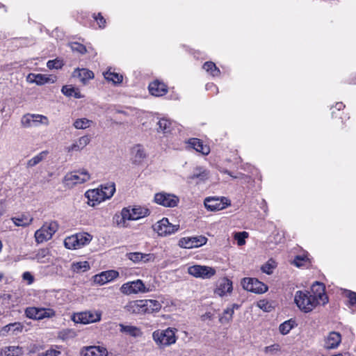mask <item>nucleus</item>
<instances>
[{
    "mask_svg": "<svg viewBox=\"0 0 356 356\" xmlns=\"http://www.w3.org/2000/svg\"><path fill=\"white\" fill-rule=\"evenodd\" d=\"M175 328L168 327L165 330H156L152 333V339L159 348H165L177 341Z\"/></svg>",
    "mask_w": 356,
    "mask_h": 356,
    "instance_id": "nucleus-1",
    "label": "nucleus"
},
{
    "mask_svg": "<svg viewBox=\"0 0 356 356\" xmlns=\"http://www.w3.org/2000/svg\"><path fill=\"white\" fill-rule=\"evenodd\" d=\"M294 302L297 307L305 313H308L318 305V300L313 298L307 291H298L295 293Z\"/></svg>",
    "mask_w": 356,
    "mask_h": 356,
    "instance_id": "nucleus-2",
    "label": "nucleus"
},
{
    "mask_svg": "<svg viewBox=\"0 0 356 356\" xmlns=\"http://www.w3.org/2000/svg\"><path fill=\"white\" fill-rule=\"evenodd\" d=\"M58 225L55 221L44 223L42 227L35 233V241L42 243L51 238L54 234L58 230Z\"/></svg>",
    "mask_w": 356,
    "mask_h": 356,
    "instance_id": "nucleus-3",
    "label": "nucleus"
},
{
    "mask_svg": "<svg viewBox=\"0 0 356 356\" xmlns=\"http://www.w3.org/2000/svg\"><path fill=\"white\" fill-rule=\"evenodd\" d=\"M150 211L145 207L140 206L133 208L127 207L122 209L121 211L122 219L124 223L126 220H137L149 216Z\"/></svg>",
    "mask_w": 356,
    "mask_h": 356,
    "instance_id": "nucleus-4",
    "label": "nucleus"
},
{
    "mask_svg": "<svg viewBox=\"0 0 356 356\" xmlns=\"http://www.w3.org/2000/svg\"><path fill=\"white\" fill-rule=\"evenodd\" d=\"M149 287H147L141 280H136L123 284L120 287V291L124 295L145 293L151 291Z\"/></svg>",
    "mask_w": 356,
    "mask_h": 356,
    "instance_id": "nucleus-5",
    "label": "nucleus"
},
{
    "mask_svg": "<svg viewBox=\"0 0 356 356\" xmlns=\"http://www.w3.org/2000/svg\"><path fill=\"white\" fill-rule=\"evenodd\" d=\"M179 225H172L167 218H163L153 225V229L161 236H166L177 232Z\"/></svg>",
    "mask_w": 356,
    "mask_h": 356,
    "instance_id": "nucleus-6",
    "label": "nucleus"
},
{
    "mask_svg": "<svg viewBox=\"0 0 356 356\" xmlns=\"http://www.w3.org/2000/svg\"><path fill=\"white\" fill-rule=\"evenodd\" d=\"M26 317L35 320L52 318L56 315L55 311L51 308L28 307L25 310Z\"/></svg>",
    "mask_w": 356,
    "mask_h": 356,
    "instance_id": "nucleus-7",
    "label": "nucleus"
},
{
    "mask_svg": "<svg viewBox=\"0 0 356 356\" xmlns=\"http://www.w3.org/2000/svg\"><path fill=\"white\" fill-rule=\"evenodd\" d=\"M90 176L86 170L74 171L67 173L64 177V182L67 186H72L77 184H82L88 181Z\"/></svg>",
    "mask_w": 356,
    "mask_h": 356,
    "instance_id": "nucleus-8",
    "label": "nucleus"
},
{
    "mask_svg": "<svg viewBox=\"0 0 356 356\" xmlns=\"http://www.w3.org/2000/svg\"><path fill=\"white\" fill-rule=\"evenodd\" d=\"M188 273L195 277L209 279L216 274V270L212 267L194 265L188 268Z\"/></svg>",
    "mask_w": 356,
    "mask_h": 356,
    "instance_id": "nucleus-9",
    "label": "nucleus"
},
{
    "mask_svg": "<svg viewBox=\"0 0 356 356\" xmlns=\"http://www.w3.org/2000/svg\"><path fill=\"white\" fill-rule=\"evenodd\" d=\"M241 284L244 289L255 293H263L268 290L266 284L255 278L245 277L242 280Z\"/></svg>",
    "mask_w": 356,
    "mask_h": 356,
    "instance_id": "nucleus-10",
    "label": "nucleus"
},
{
    "mask_svg": "<svg viewBox=\"0 0 356 356\" xmlns=\"http://www.w3.org/2000/svg\"><path fill=\"white\" fill-rule=\"evenodd\" d=\"M73 321L76 323L88 324L101 320V313L97 311H87L75 314Z\"/></svg>",
    "mask_w": 356,
    "mask_h": 356,
    "instance_id": "nucleus-11",
    "label": "nucleus"
},
{
    "mask_svg": "<svg viewBox=\"0 0 356 356\" xmlns=\"http://www.w3.org/2000/svg\"><path fill=\"white\" fill-rule=\"evenodd\" d=\"M230 204V201L225 197L220 198L209 197H207L204 200L205 207L211 211L222 210Z\"/></svg>",
    "mask_w": 356,
    "mask_h": 356,
    "instance_id": "nucleus-12",
    "label": "nucleus"
},
{
    "mask_svg": "<svg viewBox=\"0 0 356 356\" xmlns=\"http://www.w3.org/2000/svg\"><path fill=\"white\" fill-rule=\"evenodd\" d=\"M154 202L165 207H175L177 206L179 199L174 194L161 192L155 194Z\"/></svg>",
    "mask_w": 356,
    "mask_h": 356,
    "instance_id": "nucleus-13",
    "label": "nucleus"
},
{
    "mask_svg": "<svg viewBox=\"0 0 356 356\" xmlns=\"http://www.w3.org/2000/svg\"><path fill=\"white\" fill-rule=\"evenodd\" d=\"M48 124L49 121L47 117L39 114L27 113L22 118L21 124L24 127L37 126L39 124Z\"/></svg>",
    "mask_w": 356,
    "mask_h": 356,
    "instance_id": "nucleus-14",
    "label": "nucleus"
},
{
    "mask_svg": "<svg viewBox=\"0 0 356 356\" xmlns=\"http://www.w3.org/2000/svg\"><path fill=\"white\" fill-rule=\"evenodd\" d=\"M207 238L203 236L184 237L179 240V245L183 248H193L204 245Z\"/></svg>",
    "mask_w": 356,
    "mask_h": 356,
    "instance_id": "nucleus-15",
    "label": "nucleus"
},
{
    "mask_svg": "<svg viewBox=\"0 0 356 356\" xmlns=\"http://www.w3.org/2000/svg\"><path fill=\"white\" fill-rule=\"evenodd\" d=\"M126 257L134 264L153 262L155 259L154 254H145L139 252L127 253Z\"/></svg>",
    "mask_w": 356,
    "mask_h": 356,
    "instance_id": "nucleus-16",
    "label": "nucleus"
},
{
    "mask_svg": "<svg viewBox=\"0 0 356 356\" xmlns=\"http://www.w3.org/2000/svg\"><path fill=\"white\" fill-rule=\"evenodd\" d=\"M119 276V273L114 270L103 271L93 277L94 282L99 285H104L113 281Z\"/></svg>",
    "mask_w": 356,
    "mask_h": 356,
    "instance_id": "nucleus-17",
    "label": "nucleus"
},
{
    "mask_svg": "<svg viewBox=\"0 0 356 356\" xmlns=\"http://www.w3.org/2000/svg\"><path fill=\"white\" fill-rule=\"evenodd\" d=\"M210 177V172L203 167H196L193 170L192 173L187 177L188 181L191 182L193 180H197V183L204 182L207 180Z\"/></svg>",
    "mask_w": 356,
    "mask_h": 356,
    "instance_id": "nucleus-18",
    "label": "nucleus"
},
{
    "mask_svg": "<svg viewBox=\"0 0 356 356\" xmlns=\"http://www.w3.org/2000/svg\"><path fill=\"white\" fill-rule=\"evenodd\" d=\"M312 291L313 298L318 300V304L325 305L327 302L328 298L325 293V286L323 283L316 282L312 286Z\"/></svg>",
    "mask_w": 356,
    "mask_h": 356,
    "instance_id": "nucleus-19",
    "label": "nucleus"
},
{
    "mask_svg": "<svg viewBox=\"0 0 356 356\" xmlns=\"http://www.w3.org/2000/svg\"><path fill=\"white\" fill-rule=\"evenodd\" d=\"M82 356H107L108 351L106 348L103 346H88L85 347L81 350Z\"/></svg>",
    "mask_w": 356,
    "mask_h": 356,
    "instance_id": "nucleus-20",
    "label": "nucleus"
},
{
    "mask_svg": "<svg viewBox=\"0 0 356 356\" xmlns=\"http://www.w3.org/2000/svg\"><path fill=\"white\" fill-rule=\"evenodd\" d=\"M144 300H137L129 302L126 306V310L131 314H145Z\"/></svg>",
    "mask_w": 356,
    "mask_h": 356,
    "instance_id": "nucleus-21",
    "label": "nucleus"
},
{
    "mask_svg": "<svg viewBox=\"0 0 356 356\" xmlns=\"http://www.w3.org/2000/svg\"><path fill=\"white\" fill-rule=\"evenodd\" d=\"M131 155L133 163L137 165L141 164L147 156L145 149L140 145H136L132 147Z\"/></svg>",
    "mask_w": 356,
    "mask_h": 356,
    "instance_id": "nucleus-22",
    "label": "nucleus"
},
{
    "mask_svg": "<svg viewBox=\"0 0 356 356\" xmlns=\"http://www.w3.org/2000/svg\"><path fill=\"white\" fill-rule=\"evenodd\" d=\"M341 341V336L337 332H331L325 341L326 349H334L337 348Z\"/></svg>",
    "mask_w": 356,
    "mask_h": 356,
    "instance_id": "nucleus-23",
    "label": "nucleus"
},
{
    "mask_svg": "<svg viewBox=\"0 0 356 356\" xmlns=\"http://www.w3.org/2000/svg\"><path fill=\"white\" fill-rule=\"evenodd\" d=\"M23 325L19 322L10 323L3 327L0 330V335L2 337L7 336L10 332L13 335H16L21 332L23 330Z\"/></svg>",
    "mask_w": 356,
    "mask_h": 356,
    "instance_id": "nucleus-24",
    "label": "nucleus"
},
{
    "mask_svg": "<svg viewBox=\"0 0 356 356\" xmlns=\"http://www.w3.org/2000/svg\"><path fill=\"white\" fill-rule=\"evenodd\" d=\"M149 90L151 95L156 97L163 96L168 91L167 86L159 81H154L149 83Z\"/></svg>",
    "mask_w": 356,
    "mask_h": 356,
    "instance_id": "nucleus-25",
    "label": "nucleus"
},
{
    "mask_svg": "<svg viewBox=\"0 0 356 356\" xmlns=\"http://www.w3.org/2000/svg\"><path fill=\"white\" fill-rule=\"evenodd\" d=\"M72 76L79 79L82 83L86 84L90 79L94 78V73L88 69L77 68L73 72Z\"/></svg>",
    "mask_w": 356,
    "mask_h": 356,
    "instance_id": "nucleus-26",
    "label": "nucleus"
},
{
    "mask_svg": "<svg viewBox=\"0 0 356 356\" xmlns=\"http://www.w3.org/2000/svg\"><path fill=\"white\" fill-rule=\"evenodd\" d=\"M232 282L229 280L224 278L219 282L214 293L219 296H223L227 293L232 292Z\"/></svg>",
    "mask_w": 356,
    "mask_h": 356,
    "instance_id": "nucleus-27",
    "label": "nucleus"
},
{
    "mask_svg": "<svg viewBox=\"0 0 356 356\" xmlns=\"http://www.w3.org/2000/svg\"><path fill=\"white\" fill-rule=\"evenodd\" d=\"M90 138L88 136L86 135L80 137L78 140L70 147H67L68 152H79L82 150L87 145L89 144Z\"/></svg>",
    "mask_w": 356,
    "mask_h": 356,
    "instance_id": "nucleus-28",
    "label": "nucleus"
},
{
    "mask_svg": "<svg viewBox=\"0 0 356 356\" xmlns=\"http://www.w3.org/2000/svg\"><path fill=\"white\" fill-rule=\"evenodd\" d=\"M85 195L89 201L92 202V205H95V202L100 203L106 200L100 188L88 190Z\"/></svg>",
    "mask_w": 356,
    "mask_h": 356,
    "instance_id": "nucleus-29",
    "label": "nucleus"
},
{
    "mask_svg": "<svg viewBox=\"0 0 356 356\" xmlns=\"http://www.w3.org/2000/svg\"><path fill=\"white\" fill-rule=\"evenodd\" d=\"M26 81L30 83L41 86L49 82L50 78L45 74L30 73L26 77Z\"/></svg>",
    "mask_w": 356,
    "mask_h": 356,
    "instance_id": "nucleus-30",
    "label": "nucleus"
},
{
    "mask_svg": "<svg viewBox=\"0 0 356 356\" xmlns=\"http://www.w3.org/2000/svg\"><path fill=\"white\" fill-rule=\"evenodd\" d=\"M188 143L194 149L204 155H207L210 152L209 147L204 145L200 139L191 138Z\"/></svg>",
    "mask_w": 356,
    "mask_h": 356,
    "instance_id": "nucleus-31",
    "label": "nucleus"
},
{
    "mask_svg": "<svg viewBox=\"0 0 356 356\" xmlns=\"http://www.w3.org/2000/svg\"><path fill=\"white\" fill-rule=\"evenodd\" d=\"M23 353V348L19 346H6L1 348L0 356H20Z\"/></svg>",
    "mask_w": 356,
    "mask_h": 356,
    "instance_id": "nucleus-32",
    "label": "nucleus"
},
{
    "mask_svg": "<svg viewBox=\"0 0 356 356\" xmlns=\"http://www.w3.org/2000/svg\"><path fill=\"white\" fill-rule=\"evenodd\" d=\"M11 220L16 226L26 227L29 225L32 221L33 218L29 214H21L11 218Z\"/></svg>",
    "mask_w": 356,
    "mask_h": 356,
    "instance_id": "nucleus-33",
    "label": "nucleus"
},
{
    "mask_svg": "<svg viewBox=\"0 0 356 356\" xmlns=\"http://www.w3.org/2000/svg\"><path fill=\"white\" fill-rule=\"evenodd\" d=\"M145 314H151L154 312H158L161 308V303L156 300L145 299L144 300Z\"/></svg>",
    "mask_w": 356,
    "mask_h": 356,
    "instance_id": "nucleus-34",
    "label": "nucleus"
},
{
    "mask_svg": "<svg viewBox=\"0 0 356 356\" xmlns=\"http://www.w3.org/2000/svg\"><path fill=\"white\" fill-rule=\"evenodd\" d=\"M120 332L126 333L131 337H136L140 336L141 334L140 329L136 326L120 324Z\"/></svg>",
    "mask_w": 356,
    "mask_h": 356,
    "instance_id": "nucleus-35",
    "label": "nucleus"
},
{
    "mask_svg": "<svg viewBox=\"0 0 356 356\" xmlns=\"http://www.w3.org/2000/svg\"><path fill=\"white\" fill-rule=\"evenodd\" d=\"M158 132H163V134H168L172 130V122L165 118H162L157 122Z\"/></svg>",
    "mask_w": 356,
    "mask_h": 356,
    "instance_id": "nucleus-36",
    "label": "nucleus"
},
{
    "mask_svg": "<svg viewBox=\"0 0 356 356\" xmlns=\"http://www.w3.org/2000/svg\"><path fill=\"white\" fill-rule=\"evenodd\" d=\"M61 92L67 97H74L75 98H81L83 96L81 95L79 89L75 88L71 86H64L61 89Z\"/></svg>",
    "mask_w": 356,
    "mask_h": 356,
    "instance_id": "nucleus-37",
    "label": "nucleus"
},
{
    "mask_svg": "<svg viewBox=\"0 0 356 356\" xmlns=\"http://www.w3.org/2000/svg\"><path fill=\"white\" fill-rule=\"evenodd\" d=\"M48 154L47 151H42L33 156L32 159H29L27 161L26 167L27 168H32L36 165H38L39 163H40L42 161L45 159Z\"/></svg>",
    "mask_w": 356,
    "mask_h": 356,
    "instance_id": "nucleus-38",
    "label": "nucleus"
},
{
    "mask_svg": "<svg viewBox=\"0 0 356 356\" xmlns=\"http://www.w3.org/2000/svg\"><path fill=\"white\" fill-rule=\"evenodd\" d=\"M100 190H102V193H103V195L105 197V199H109L111 198L115 191V187L114 183H107L104 185H102Z\"/></svg>",
    "mask_w": 356,
    "mask_h": 356,
    "instance_id": "nucleus-39",
    "label": "nucleus"
},
{
    "mask_svg": "<svg viewBox=\"0 0 356 356\" xmlns=\"http://www.w3.org/2000/svg\"><path fill=\"white\" fill-rule=\"evenodd\" d=\"M79 238L76 237V234H74L67 236L64 240V245L67 249H79Z\"/></svg>",
    "mask_w": 356,
    "mask_h": 356,
    "instance_id": "nucleus-40",
    "label": "nucleus"
},
{
    "mask_svg": "<svg viewBox=\"0 0 356 356\" xmlns=\"http://www.w3.org/2000/svg\"><path fill=\"white\" fill-rule=\"evenodd\" d=\"M71 269L73 272L76 273H83L90 269V265L89 263L86 261L76 262L72 264Z\"/></svg>",
    "mask_w": 356,
    "mask_h": 356,
    "instance_id": "nucleus-41",
    "label": "nucleus"
},
{
    "mask_svg": "<svg viewBox=\"0 0 356 356\" xmlns=\"http://www.w3.org/2000/svg\"><path fill=\"white\" fill-rule=\"evenodd\" d=\"M76 237L79 238V248L88 245L92 239V236L86 232L77 233Z\"/></svg>",
    "mask_w": 356,
    "mask_h": 356,
    "instance_id": "nucleus-42",
    "label": "nucleus"
},
{
    "mask_svg": "<svg viewBox=\"0 0 356 356\" xmlns=\"http://www.w3.org/2000/svg\"><path fill=\"white\" fill-rule=\"evenodd\" d=\"M203 68L207 72H209L213 76H218L220 74V70L216 67V64L211 61L204 63Z\"/></svg>",
    "mask_w": 356,
    "mask_h": 356,
    "instance_id": "nucleus-43",
    "label": "nucleus"
},
{
    "mask_svg": "<svg viewBox=\"0 0 356 356\" xmlns=\"http://www.w3.org/2000/svg\"><path fill=\"white\" fill-rule=\"evenodd\" d=\"M104 76L107 81H112L113 83H120L123 79L121 74L109 71L104 73Z\"/></svg>",
    "mask_w": 356,
    "mask_h": 356,
    "instance_id": "nucleus-44",
    "label": "nucleus"
},
{
    "mask_svg": "<svg viewBox=\"0 0 356 356\" xmlns=\"http://www.w3.org/2000/svg\"><path fill=\"white\" fill-rule=\"evenodd\" d=\"M92 121L87 118L76 119L73 124V126L76 129H85L90 127Z\"/></svg>",
    "mask_w": 356,
    "mask_h": 356,
    "instance_id": "nucleus-45",
    "label": "nucleus"
},
{
    "mask_svg": "<svg viewBox=\"0 0 356 356\" xmlns=\"http://www.w3.org/2000/svg\"><path fill=\"white\" fill-rule=\"evenodd\" d=\"M234 313L233 308L227 307L220 317L219 321L222 324L229 323L232 320Z\"/></svg>",
    "mask_w": 356,
    "mask_h": 356,
    "instance_id": "nucleus-46",
    "label": "nucleus"
},
{
    "mask_svg": "<svg viewBox=\"0 0 356 356\" xmlns=\"http://www.w3.org/2000/svg\"><path fill=\"white\" fill-rule=\"evenodd\" d=\"M293 328V324L291 321H286L282 323L279 327V330L282 334H287Z\"/></svg>",
    "mask_w": 356,
    "mask_h": 356,
    "instance_id": "nucleus-47",
    "label": "nucleus"
},
{
    "mask_svg": "<svg viewBox=\"0 0 356 356\" xmlns=\"http://www.w3.org/2000/svg\"><path fill=\"white\" fill-rule=\"evenodd\" d=\"M248 233L246 232H241L235 234L234 238L237 241L238 245H243L245 243V238H248Z\"/></svg>",
    "mask_w": 356,
    "mask_h": 356,
    "instance_id": "nucleus-48",
    "label": "nucleus"
},
{
    "mask_svg": "<svg viewBox=\"0 0 356 356\" xmlns=\"http://www.w3.org/2000/svg\"><path fill=\"white\" fill-rule=\"evenodd\" d=\"M70 47L73 51H76V52L80 53L81 54H83L86 52V47L83 44L79 43V42L71 43Z\"/></svg>",
    "mask_w": 356,
    "mask_h": 356,
    "instance_id": "nucleus-49",
    "label": "nucleus"
},
{
    "mask_svg": "<svg viewBox=\"0 0 356 356\" xmlns=\"http://www.w3.org/2000/svg\"><path fill=\"white\" fill-rule=\"evenodd\" d=\"M63 65V61L59 59L51 60H49L47 63V67L49 69H60Z\"/></svg>",
    "mask_w": 356,
    "mask_h": 356,
    "instance_id": "nucleus-50",
    "label": "nucleus"
},
{
    "mask_svg": "<svg viewBox=\"0 0 356 356\" xmlns=\"http://www.w3.org/2000/svg\"><path fill=\"white\" fill-rule=\"evenodd\" d=\"M273 263V261H268L266 264L262 266L261 270L268 275H270L273 273V270L275 268Z\"/></svg>",
    "mask_w": 356,
    "mask_h": 356,
    "instance_id": "nucleus-51",
    "label": "nucleus"
},
{
    "mask_svg": "<svg viewBox=\"0 0 356 356\" xmlns=\"http://www.w3.org/2000/svg\"><path fill=\"white\" fill-rule=\"evenodd\" d=\"M93 18L97 22L100 29H104L106 26V19L101 13H98L97 15L94 14Z\"/></svg>",
    "mask_w": 356,
    "mask_h": 356,
    "instance_id": "nucleus-52",
    "label": "nucleus"
},
{
    "mask_svg": "<svg viewBox=\"0 0 356 356\" xmlns=\"http://www.w3.org/2000/svg\"><path fill=\"white\" fill-rule=\"evenodd\" d=\"M280 350V346L279 344L275 343L269 346H266L264 348V351L266 354H273L275 352H277Z\"/></svg>",
    "mask_w": 356,
    "mask_h": 356,
    "instance_id": "nucleus-53",
    "label": "nucleus"
},
{
    "mask_svg": "<svg viewBox=\"0 0 356 356\" xmlns=\"http://www.w3.org/2000/svg\"><path fill=\"white\" fill-rule=\"evenodd\" d=\"M60 353V351L50 349L47 350L44 353H40L38 356H58Z\"/></svg>",
    "mask_w": 356,
    "mask_h": 356,
    "instance_id": "nucleus-54",
    "label": "nucleus"
},
{
    "mask_svg": "<svg viewBox=\"0 0 356 356\" xmlns=\"http://www.w3.org/2000/svg\"><path fill=\"white\" fill-rule=\"evenodd\" d=\"M49 253V250L47 249H42V250H40L38 252V254H36V259L40 261H42V259H43L44 257H46V255Z\"/></svg>",
    "mask_w": 356,
    "mask_h": 356,
    "instance_id": "nucleus-55",
    "label": "nucleus"
},
{
    "mask_svg": "<svg viewBox=\"0 0 356 356\" xmlns=\"http://www.w3.org/2000/svg\"><path fill=\"white\" fill-rule=\"evenodd\" d=\"M22 278L24 280L28 281L29 284H32L34 279L33 275L29 272H25L22 275Z\"/></svg>",
    "mask_w": 356,
    "mask_h": 356,
    "instance_id": "nucleus-56",
    "label": "nucleus"
},
{
    "mask_svg": "<svg viewBox=\"0 0 356 356\" xmlns=\"http://www.w3.org/2000/svg\"><path fill=\"white\" fill-rule=\"evenodd\" d=\"M71 333H73L71 330H65L59 332L58 337L59 338L65 340Z\"/></svg>",
    "mask_w": 356,
    "mask_h": 356,
    "instance_id": "nucleus-57",
    "label": "nucleus"
},
{
    "mask_svg": "<svg viewBox=\"0 0 356 356\" xmlns=\"http://www.w3.org/2000/svg\"><path fill=\"white\" fill-rule=\"evenodd\" d=\"M348 297L349 298L350 303L353 305L356 304V293L353 291H349Z\"/></svg>",
    "mask_w": 356,
    "mask_h": 356,
    "instance_id": "nucleus-58",
    "label": "nucleus"
},
{
    "mask_svg": "<svg viewBox=\"0 0 356 356\" xmlns=\"http://www.w3.org/2000/svg\"><path fill=\"white\" fill-rule=\"evenodd\" d=\"M302 260V258L300 256H297L296 259H294V264L297 266H300L302 264L300 263V261Z\"/></svg>",
    "mask_w": 356,
    "mask_h": 356,
    "instance_id": "nucleus-59",
    "label": "nucleus"
},
{
    "mask_svg": "<svg viewBox=\"0 0 356 356\" xmlns=\"http://www.w3.org/2000/svg\"><path fill=\"white\" fill-rule=\"evenodd\" d=\"M334 107L337 111H341L345 107V106L342 102H337Z\"/></svg>",
    "mask_w": 356,
    "mask_h": 356,
    "instance_id": "nucleus-60",
    "label": "nucleus"
},
{
    "mask_svg": "<svg viewBox=\"0 0 356 356\" xmlns=\"http://www.w3.org/2000/svg\"><path fill=\"white\" fill-rule=\"evenodd\" d=\"M229 308H233V312H234V309H238L239 308V305H237V304H233L230 307H229Z\"/></svg>",
    "mask_w": 356,
    "mask_h": 356,
    "instance_id": "nucleus-61",
    "label": "nucleus"
},
{
    "mask_svg": "<svg viewBox=\"0 0 356 356\" xmlns=\"http://www.w3.org/2000/svg\"><path fill=\"white\" fill-rule=\"evenodd\" d=\"M3 213H4L3 205L1 203H0V217L3 215Z\"/></svg>",
    "mask_w": 356,
    "mask_h": 356,
    "instance_id": "nucleus-62",
    "label": "nucleus"
},
{
    "mask_svg": "<svg viewBox=\"0 0 356 356\" xmlns=\"http://www.w3.org/2000/svg\"><path fill=\"white\" fill-rule=\"evenodd\" d=\"M225 172L228 174L229 176H231L232 177H233L234 179L238 178V177H237V176L232 175V173L230 172L227 171V170H226Z\"/></svg>",
    "mask_w": 356,
    "mask_h": 356,
    "instance_id": "nucleus-63",
    "label": "nucleus"
},
{
    "mask_svg": "<svg viewBox=\"0 0 356 356\" xmlns=\"http://www.w3.org/2000/svg\"><path fill=\"white\" fill-rule=\"evenodd\" d=\"M209 87H215V86H213V84H207V88L209 89Z\"/></svg>",
    "mask_w": 356,
    "mask_h": 356,
    "instance_id": "nucleus-64",
    "label": "nucleus"
}]
</instances>
